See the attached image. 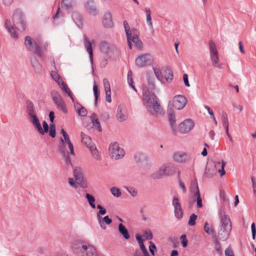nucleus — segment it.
I'll list each match as a JSON object with an SVG mask.
<instances>
[{"mask_svg":"<svg viewBox=\"0 0 256 256\" xmlns=\"http://www.w3.org/2000/svg\"><path fill=\"white\" fill-rule=\"evenodd\" d=\"M142 98L144 104L148 112L154 116H156L158 114H161L162 110L158 98L146 86L142 87Z\"/></svg>","mask_w":256,"mask_h":256,"instance_id":"f257e3e1","label":"nucleus"},{"mask_svg":"<svg viewBox=\"0 0 256 256\" xmlns=\"http://www.w3.org/2000/svg\"><path fill=\"white\" fill-rule=\"evenodd\" d=\"M26 112L29 122L39 134L44 136L48 130L49 126L45 121L42 122V128L37 116V112L34 104L30 100L26 102Z\"/></svg>","mask_w":256,"mask_h":256,"instance_id":"f03ea898","label":"nucleus"},{"mask_svg":"<svg viewBox=\"0 0 256 256\" xmlns=\"http://www.w3.org/2000/svg\"><path fill=\"white\" fill-rule=\"evenodd\" d=\"M72 248L78 256H98L96 248L94 246L83 241L74 242Z\"/></svg>","mask_w":256,"mask_h":256,"instance_id":"7ed1b4c3","label":"nucleus"},{"mask_svg":"<svg viewBox=\"0 0 256 256\" xmlns=\"http://www.w3.org/2000/svg\"><path fill=\"white\" fill-rule=\"evenodd\" d=\"M231 220L228 215L223 214L220 217L218 237L220 240H226L230 236L232 230Z\"/></svg>","mask_w":256,"mask_h":256,"instance_id":"20e7f679","label":"nucleus"},{"mask_svg":"<svg viewBox=\"0 0 256 256\" xmlns=\"http://www.w3.org/2000/svg\"><path fill=\"white\" fill-rule=\"evenodd\" d=\"M176 171V168L174 164L166 163L160 168L159 170L151 174L154 179H159L163 176H168L174 174Z\"/></svg>","mask_w":256,"mask_h":256,"instance_id":"39448f33","label":"nucleus"},{"mask_svg":"<svg viewBox=\"0 0 256 256\" xmlns=\"http://www.w3.org/2000/svg\"><path fill=\"white\" fill-rule=\"evenodd\" d=\"M208 46L212 66L214 68L221 69L222 68V64L220 63L218 52L216 44L212 41H210L208 44Z\"/></svg>","mask_w":256,"mask_h":256,"instance_id":"423d86ee","label":"nucleus"},{"mask_svg":"<svg viewBox=\"0 0 256 256\" xmlns=\"http://www.w3.org/2000/svg\"><path fill=\"white\" fill-rule=\"evenodd\" d=\"M24 45L28 50L34 53L38 57L42 56V53L38 44L32 39L30 36H26L25 37Z\"/></svg>","mask_w":256,"mask_h":256,"instance_id":"0eeeda50","label":"nucleus"},{"mask_svg":"<svg viewBox=\"0 0 256 256\" xmlns=\"http://www.w3.org/2000/svg\"><path fill=\"white\" fill-rule=\"evenodd\" d=\"M187 100L186 98L182 95H176L173 98L172 101L168 102V108L173 110L174 107L178 110H182L186 106Z\"/></svg>","mask_w":256,"mask_h":256,"instance_id":"6e6552de","label":"nucleus"},{"mask_svg":"<svg viewBox=\"0 0 256 256\" xmlns=\"http://www.w3.org/2000/svg\"><path fill=\"white\" fill-rule=\"evenodd\" d=\"M226 165V162L224 161L218 162L215 164L214 166H212L211 167L207 166L206 168L205 174L208 178H212L214 176L216 172L217 168L218 166L221 167V169H219L218 172L220 173L221 176H224L226 174L224 170V166Z\"/></svg>","mask_w":256,"mask_h":256,"instance_id":"1a4fd4ad","label":"nucleus"},{"mask_svg":"<svg viewBox=\"0 0 256 256\" xmlns=\"http://www.w3.org/2000/svg\"><path fill=\"white\" fill-rule=\"evenodd\" d=\"M51 96L56 108L64 114H66L68 110L66 104L60 94L56 90H52L51 92Z\"/></svg>","mask_w":256,"mask_h":256,"instance_id":"9d476101","label":"nucleus"},{"mask_svg":"<svg viewBox=\"0 0 256 256\" xmlns=\"http://www.w3.org/2000/svg\"><path fill=\"white\" fill-rule=\"evenodd\" d=\"M109 153L110 157L115 160L122 158L125 154L124 149L120 148L117 142L110 144L109 146Z\"/></svg>","mask_w":256,"mask_h":256,"instance_id":"9b49d317","label":"nucleus"},{"mask_svg":"<svg viewBox=\"0 0 256 256\" xmlns=\"http://www.w3.org/2000/svg\"><path fill=\"white\" fill-rule=\"evenodd\" d=\"M62 133L64 136V139H60L61 146L60 148V150L62 154H65L64 146L66 144H67L68 146L69 149L70 150V154L73 156H75L74 152V146L70 139L69 136L67 132L64 130L62 129Z\"/></svg>","mask_w":256,"mask_h":256,"instance_id":"f8f14e48","label":"nucleus"},{"mask_svg":"<svg viewBox=\"0 0 256 256\" xmlns=\"http://www.w3.org/2000/svg\"><path fill=\"white\" fill-rule=\"evenodd\" d=\"M152 56L149 54L140 55L136 59L135 62L137 66L143 68L153 62Z\"/></svg>","mask_w":256,"mask_h":256,"instance_id":"ddd939ff","label":"nucleus"},{"mask_svg":"<svg viewBox=\"0 0 256 256\" xmlns=\"http://www.w3.org/2000/svg\"><path fill=\"white\" fill-rule=\"evenodd\" d=\"M74 176L78 184L82 188H87V184L86 182L84 174L82 168L80 166H76L74 170Z\"/></svg>","mask_w":256,"mask_h":256,"instance_id":"4468645a","label":"nucleus"},{"mask_svg":"<svg viewBox=\"0 0 256 256\" xmlns=\"http://www.w3.org/2000/svg\"><path fill=\"white\" fill-rule=\"evenodd\" d=\"M194 126V121L191 119L188 118L179 124L178 128L180 132L188 134L193 129Z\"/></svg>","mask_w":256,"mask_h":256,"instance_id":"2eb2a0df","label":"nucleus"},{"mask_svg":"<svg viewBox=\"0 0 256 256\" xmlns=\"http://www.w3.org/2000/svg\"><path fill=\"white\" fill-rule=\"evenodd\" d=\"M172 205L174 208L175 217L178 220L182 219L183 216V211L181 204L177 197L175 196L173 198Z\"/></svg>","mask_w":256,"mask_h":256,"instance_id":"dca6fc26","label":"nucleus"},{"mask_svg":"<svg viewBox=\"0 0 256 256\" xmlns=\"http://www.w3.org/2000/svg\"><path fill=\"white\" fill-rule=\"evenodd\" d=\"M128 117V112L126 106L124 104H120L118 106L116 118L119 122H123L126 120Z\"/></svg>","mask_w":256,"mask_h":256,"instance_id":"f3484780","label":"nucleus"},{"mask_svg":"<svg viewBox=\"0 0 256 256\" xmlns=\"http://www.w3.org/2000/svg\"><path fill=\"white\" fill-rule=\"evenodd\" d=\"M172 158L176 162L184 163L190 160V156L186 152H177L173 154Z\"/></svg>","mask_w":256,"mask_h":256,"instance_id":"a211bd4d","label":"nucleus"},{"mask_svg":"<svg viewBox=\"0 0 256 256\" xmlns=\"http://www.w3.org/2000/svg\"><path fill=\"white\" fill-rule=\"evenodd\" d=\"M191 192L194 194V197L196 198V202L198 208H202V198L200 196V190L197 183L192 184L190 188Z\"/></svg>","mask_w":256,"mask_h":256,"instance_id":"6ab92c4d","label":"nucleus"},{"mask_svg":"<svg viewBox=\"0 0 256 256\" xmlns=\"http://www.w3.org/2000/svg\"><path fill=\"white\" fill-rule=\"evenodd\" d=\"M100 49L102 52L106 55L114 52L116 50L114 46L108 44L106 41L101 42L100 44Z\"/></svg>","mask_w":256,"mask_h":256,"instance_id":"aec40b11","label":"nucleus"},{"mask_svg":"<svg viewBox=\"0 0 256 256\" xmlns=\"http://www.w3.org/2000/svg\"><path fill=\"white\" fill-rule=\"evenodd\" d=\"M4 26L11 36V37L14 39L18 38V35L15 28L12 24L10 20H6L4 23Z\"/></svg>","mask_w":256,"mask_h":256,"instance_id":"412c9836","label":"nucleus"},{"mask_svg":"<svg viewBox=\"0 0 256 256\" xmlns=\"http://www.w3.org/2000/svg\"><path fill=\"white\" fill-rule=\"evenodd\" d=\"M132 42L134 44V46L138 49H140L142 48V44L141 40L138 38L136 34V30H133L132 32L131 36V48L132 47Z\"/></svg>","mask_w":256,"mask_h":256,"instance_id":"4be33fe9","label":"nucleus"},{"mask_svg":"<svg viewBox=\"0 0 256 256\" xmlns=\"http://www.w3.org/2000/svg\"><path fill=\"white\" fill-rule=\"evenodd\" d=\"M103 24L106 28H110L113 26L112 18L110 12H106L104 15Z\"/></svg>","mask_w":256,"mask_h":256,"instance_id":"5701e85b","label":"nucleus"},{"mask_svg":"<svg viewBox=\"0 0 256 256\" xmlns=\"http://www.w3.org/2000/svg\"><path fill=\"white\" fill-rule=\"evenodd\" d=\"M168 120L174 132L176 131V119L173 110L168 108Z\"/></svg>","mask_w":256,"mask_h":256,"instance_id":"b1692460","label":"nucleus"},{"mask_svg":"<svg viewBox=\"0 0 256 256\" xmlns=\"http://www.w3.org/2000/svg\"><path fill=\"white\" fill-rule=\"evenodd\" d=\"M84 38L85 42L84 47L86 50V51L90 54V61L92 64H93V57H92V49L90 42L88 40L86 35L84 36Z\"/></svg>","mask_w":256,"mask_h":256,"instance_id":"393cba45","label":"nucleus"},{"mask_svg":"<svg viewBox=\"0 0 256 256\" xmlns=\"http://www.w3.org/2000/svg\"><path fill=\"white\" fill-rule=\"evenodd\" d=\"M80 136L82 138V142L88 148L92 147V146L95 145L92 142L90 137L86 136L83 132H81Z\"/></svg>","mask_w":256,"mask_h":256,"instance_id":"a878e982","label":"nucleus"},{"mask_svg":"<svg viewBox=\"0 0 256 256\" xmlns=\"http://www.w3.org/2000/svg\"><path fill=\"white\" fill-rule=\"evenodd\" d=\"M123 24H124V30H125L126 35V37H127L128 44L130 48L131 49L132 32L133 30H130L128 24L126 21H124Z\"/></svg>","mask_w":256,"mask_h":256,"instance_id":"bb28decb","label":"nucleus"},{"mask_svg":"<svg viewBox=\"0 0 256 256\" xmlns=\"http://www.w3.org/2000/svg\"><path fill=\"white\" fill-rule=\"evenodd\" d=\"M98 220L100 228L103 230L106 228V224H110L112 222V220L108 216L100 218H98Z\"/></svg>","mask_w":256,"mask_h":256,"instance_id":"cd10ccee","label":"nucleus"},{"mask_svg":"<svg viewBox=\"0 0 256 256\" xmlns=\"http://www.w3.org/2000/svg\"><path fill=\"white\" fill-rule=\"evenodd\" d=\"M74 108L78 115L85 116L87 114L86 110L78 102L74 103Z\"/></svg>","mask_w":256,"mask_h":256,"instance_id":"c85d7f7f","label":"nucleus"},{"mask_svg":"<svg viewBox=\"0 0 256 256\" xmlns=\"http://www.w3.org/2000/svg\"><path fill=\"white\" fill-rule=\"evenodd\" d=\"M93 158L96 160H100L102 159L100 152L98 150L96 146H92L89 148Z\"/></svg>","mask_w":256,"mask_h":256,"instance_id":"c756f323","label":"nucleus"},{"mask_svg":"<svg viewBox=\"0 0 256 256\" xmlns=\"http://www.w3.org/2000/svg\"><path fill=\"white\" fill-rule=\"evenodd\" d=\"M90 119L93 126H94L98 131L100 132H102V130L100 122L94 113L92 114L90 116Z\"/></svg>","mask_w":256,"mask_h":256,"instance_id":"7c9ffc66","label":"nucleus"},{"mask_svg":"<svg viewBox=\"0 0 256 256\" xmlns=\"http://www.w3.org/2000/svg\"><path fill=\"white\" fill-rule=\"evenodd\" d=\"M72 17L76 24L78 27L82 26V18L79 13L77 12H74L72 14Z\"/></svg>","mask_w":256,"mask_h":256,"instance_id":"2f4dec72","label":"nucleus"},{"mask_svg":"<svg viewBox=\"0 0 256 256\" xmlns=\"http://www.w3.org/2000/svg\"><path fill=\"white\" fill-rule=\"evenodd\" d=\"M118 231L126 240H128L130 238L127 229L122 224H118Z\"/></svg>","mask_w":256,"mask_h":256,"instance_id":"473e14b6","label":"nucleus"},{"mask_svg":"<svg viewBox=\"0 0 256 256\" xmlns=\"http://www.w3.org/2000/svg\"><path fill=\"white\" fill-rule=\"evenodd\" d=\"M59 86L62 88V90L66 92L69 97L72 99V101L74 102V98L72 96V94L70 90V89L68 86L67 84L63 82H62L60 85H58Z\"/></svg>","mask_w":256,"mask_h":256,"instance_id":"72a5a7b5","label":"nucleus"},{"mask_svg":"<svg viewBox=\"0 0 256 256\" xmlns=\"http://www.w3.org/2000/svg\"><path fill=\"white\" fill-rule=\"evenodd\" d=\"M145 11L146 12V20L148 24L151 29H153V25L150 15V10L149 8H146Z\"/></svg>","mask_w":256,"mask_h":256,"instance_id":"f704fd0d","label":"nucleus"},{"mask_svg":"<svg viewBox=\"0 0 256 256\" xmlns=\"http://www.w3.org/2000/svg\"><path fill=\"white\" fill-rule=\"evenodd\" d=\"M50 75L52 79L58 84V85H60V84L64 82L57 72L52 71Z\"/></svg>","mask_w":256,"mask_h":256,"instance_id":"c9c22d12","label":"nucleus"},{"mask_svg":"<svg viewBox=\"0 0 256 256\" xmlns=\"http://www.w3.org/2000/svg\"><path fill=\"white\" fill-rule=\"evenodd\" d=\"M74 4V0H62V6H64L66 10H70L72 8Z\"/></svg>","mask_w":256,"mask_h":256,"instance_id":"e433bc0d","label":"nucleus"},{"mask_svg":"<svg viewBox=\"0 0 256 256\" xmlns=\"http://www.w3.org/2000/svg\"><path fill=\"white\" fill-rule=\"evenodd\" d=\"M86 198L87 199L88 202L90 206L92 208H95L96 207L95 204V198L92 195L89 194H86Z\"/></svg>","mask_w":256,"mask_h":256,"instance_id":"4c0bfd02","label":"nucleus"},{"mask_svg":"<svg viewBox=\"0 0 256 256\" xmlns=\"http://www.w3.org/2000/svg\"><path fill=\"white\" fill-rule=\"evenodd\" d=\"M155 76L156 78L160 80V82L162 81V72L159 68L158 67H153L152 68Z\"/></svg>","mask_w":256,"mask_h":256,"instance_id":"58836bf2","label":"nucleus"},{"mask_svg":"<svg viewBox=\"0 0 256 256\" xmlns=\"http://www.w3.org/2000/svg\"><path fill=\"white\" fill-rule=\"evenodd\" d=\"M204 230L206 233L209 235H214L216 238V236L214 234L213 228L209 225L208 222H206L204 226Z\"/></svg>","mask_w":256,"mask_h":256,"instance_id":"ea45409f","label":"nucleus"},{"mask_svg":"<svg viewBox=\"0 0 256 256\" xmlns=\"http://www.w3.org/2000/svg\"><path fill=\"white\" fill-rule=\"evenodd\" d=\"M222 126L224 127L225 130H228V121L226 114H222Z\"/></svg>","mask_w":256,"mask_h":256,"instance_id":"a19ab883","label":"nucleus"},{"mask_svg":"<svg viewBox=\"0 0 256 256\" xmlns=\"http://www.w3.org/2000/svg\"><path fill=\"white\" fill-rule=\"evenodd\" d=\"M93 92L95 96V104L96 105L98 102V98L100 96V92L98 90V88L96 82H94L93 86Z\"/></svg>","mask_w":256,"mask_h":256,"instance_id":"79ce46f5","label":"nucleus"},{"mask_svg":"<svg viewBox=\"0 0 256 256\" xmlns=\"http://www.w3.org/2000/svg\"><path fill=\"white\" fill-rule=\"evenodd\" d=\"M87 9L88 12L92 15L95 16L98 14L97 10L92 4L88 3Z\"/></svg>","mask_w":256,"mask_h":256,"instance_id":"37998d69","label":"nucleus"},{"mask_svg":"<svg viewBox=\"0 0 256 256\" xmlns=\"http://www.w3.org/2000/svg\"><path fill=\"white\" fill-rule=\"evenodd\" d=\"M128 82L130 86H131L135 92H137L136 89L135 88L134 85V82L132 78V72L130 70L128 74Z\"/></svg>","mask_w":256,"mask_h":256,"instance_id":"c03bdc74","label":"nucleus"},{"mask_svg":"<svg viewBox=\"0 0 256 256\" xmlns=\"http://www.w3.org/2000/svg\"><path fill=\"white\" fill-rule=\"evenodd\" d=\"M97 208L100 210L96 214L97 218H98L102 217V215H104L106 214V210L100 204H98L97 206Z\"/></svg>","mask_w":256,"mask_h":256,"instance_id":"a18cd8bd","label":"nucleus"},{"mask_svg":"<svg viewBox=\"0 0 256 256\" xmlns=\"http://www.w3.org/2000/svg\"><path fill=\"white\" fill-rule=\"evenodd\" d=\"M197 216L194 214H192L190 216L188 224L190 226H194L196 224V220L197 219Z\"/></svg>","mask_w":256,"mask_h":256,"instance_id":"49530a36","label":"nucleus"},{"mask_svg":"<svg viewBox=\"0 0 256 256\" xmlns=\"http://www.w3.org/2000/svg\"><path fill=\"white\" fill-rule=\"evenodd\" d=\"M110 192L112 195L117 198L120 197L122 194L120 190L116 187H112L110 188Z\"/></svg>","mask_w":256,"mask_h":256,"instance_id":"de8ad7c7","label":"nucleus"},{"mask_svg":"<svg viewBox=\"0 0 256 256\" xmlns=\"http://www.w3.org/2000/svg\"><path fill=\"white\" fill-rule=\"evenodd\" d=\"M103 84L105 92H111L110 84L107 78H104Z\"/></svg>","mask_w":256,"mask_h":256,"instance_id":"09e8293b","label":"nucleus"},{"mask_svg":"<svg viewBox=\"0 0 256 256\" xmlns=\"http://www.w3.org/2000/svg\"><path fill=\"white\" fill-rule=\"evenodd\" d=\"M49 134L52 138L56 136V126L54 124L50 125Z\"/></svg>","mask_w":256,"mask_h":256,"instance_id":"8fccbe9b","label":"nucleus"},{"mask_svg":"<svg viewBox=\"0 0 256 256\" xmlns=\"http://www.w3.org/2000/svg\"><path fill=\"white\" fill-rule=\"evenodd\" d=\"M144 237L146 240H151L152 238V234L150 230H146L144 232Z\"/></svg>","mask_w":256,"mask_h":256,"instance_id":"3c124183","label":"nucleus"},{"mask_svg":"<svg viewBox=\"0 0 256 256\" xmlns=\"http://www.w3.org/2000/svg\"><path fill=\"white\" fill-rule=\"evenodd\" d=\"M139 246H140V249L144 256H150V254H149L146 248L144 246V242L139 244Z\"/></svg>","mask_w":256,"mask_h":256,"instance_id":"603ef678","label":"nucleus"},{"mask_svg":"<svg viewBox=\"0 0 256 256\" xmlns=\"http://www.w3.org/2000/svg\"><path fill=\"white\" fill-rule=\"evenodd\" d=\"M68 182L70 184V186L74 188H75L76 189L77 188V184L78 183L76 182V179L74 180L73 178H68Z\"/></svg>","mask_w":256,"mask_h":256,"instance_id":"864d4df0","label":"nucleus"},{"mask_svg":"<svg viewBox=\"0 0 256 256\" xmlns=\"http://www.w3.org/2000/svg\"><path fill=\"white\" fill-rule=\"evenodd\" d=\"M126 188L132 196L134 197L138 194V192L134 188L132 187H126Z\"/></svg>","mask_w":256,"mask_h":256,"instance_id":"5fc2aeb1","label":"nucleus"},{"mask_svg":"<svg viewBox=\"0 0 256 256\" xmlns=\"http://www.w3.org/2000/svg\"><path fill=\"white\" fill-rule=\"evenodd\" d=\"M150 245L149 246V250L152 254V256H154V251L156 250V245L154 243H153L152 242L150 241L149 242Z\"/></svg>","mask_w":256,"mask_h":256,"instance_id":"6e6d98bb","label":"nucleus"},{"mask_svg":"<svg viewBox=\"0 0 256 256\" xmlns=\"http://www.w3.org/2000/svg\"><path fill=\"white\" fill-rule=\"evenodd\" d=\"M173 73L170 70H168L166 76H165L166 80L168 82H172L173 79Z\"/></svg>","mask_w":256,"mask_h":256,"instance_id":"4d7b16f0","label":"nucleus"},{"mask_svg":"<svg viewBox=\"0 0 256 256\" xmlns=\"http://www.w3.org/2000/svg\"><path fill=\"white\" fill-rule=\"evenodd\" d=\"M148 84L149 87L151 90H153L155 88V85L154 82V80L153 78L148 77Z\"/></svg>","mask_w":256,"mask_h":256,"instance_id":"13d9d810","label":"nucleus"},{"mask_svg":"<svg viewBox=\"0 0 256 256\" xmlns=\"http://www.w3.org/2000/svg\"><path fill=\"white\" fill-rule=\"evenodd\" d=\"M224 254L226 256H234V253L230 246L225 250Z\"/></svg>","mask_w":256,"mask_h":256,"instance_id":"bf43d9fd","label":"nucleus"},{"mask_svg":"<svg viewBox=\"0 0 256 256\" xmlns=\"http://www.w3.org/2000/svg\"><path fill=\"white\" fill-rule=\"evenodd\" d=\"M180 239L181 240V244L182 246L184 248L186 247L188 244V241L186 238V235L182 234L180 237Z\"/></svg>","mask_w":256,"mask_h":256,"instance_id":"052dcab7","label":"nucleus"},{"mask_svg":"<svg viewBox=\"0 0 256 256\" xmlns=\"http://www.w3.org/2000/svg\"><path fill=\"white\" fill-rule=\"evenodd\" d=\"M251 181L252 184V186L253 189V192L254 194H256V180L253 176L251 177Z\"/></svg>","mask_w":256,"mask_h":256,"instance_id":"680f3d73","label":"nucleus"},{"mask_svg":"<svg viewBox=\"0 0 256 256\" xmlns=\"http://www.w3.org/2000/svg\"><path fill=\"white\" fill-rule=\"evenodd\" d=\"M251 229H252V239L254 240H255L256 234V229L255 224L254 223H252V224Z\"/></svg>","mask_w":256,"mask_h":256,"instance_id":"e2e57ef3","label":"nucleus"},{"mask_svg":"<svg viewBox=\"0 0 256 256\" xmlns=\"http://www.w3.org/2000/svg\"><path fill=\"white\" fill-rule=\"evenodd\" d=\"M188 75L187 74H185L183 75V79L184 84L186 86L189 87L190 85L188 82Z\"/></svg>","mask_w":256,"mask_h":256,"instance_id":"0e129e2a","label":"nucleus"},{"mask_svg":"<svg viewBox=\"0 0 256 256\" xmlns=\"http://www.w3.org/2000/svg\"><path fill=\"white\" fill-rule=\"evenodd\" d=\"M216 251L219 253L222 254V250L221 249L220 246L218 242V240L216 238Z\"/></svg>","mask_w":256,"mask_h":256,"instance_id":"69168bd1","label":"nucleus"},{"mask_svg":"<svg viewBox=\"0 0 256 256\" xmlns=\"http://www.w3.org/2000/svg\"><path fill=\"white\" fill-rule=\"evenodd\" d=\"M106 101L108 102H112L111 99V92H106Z\"/></svg>","mask_w":256,"mask_h":256,"instance_id":"338daca9","label":"nucleus"},{"mask_svg":"<svg viewBox=\"0 0 256 256\" xmlns=\"http://www.w3.org/2000/svg\"><path fill=\"white\" fill-rule=\"evenodd\" d=\"M136 240L138 241V244L144 242L142 238V236L140 234H136Z\"/></svg>","mask_w":256,"mask_h":256,"instance_id":"774afa93","label":"nucleus"}]
</instances>
